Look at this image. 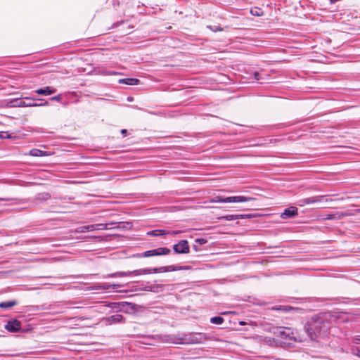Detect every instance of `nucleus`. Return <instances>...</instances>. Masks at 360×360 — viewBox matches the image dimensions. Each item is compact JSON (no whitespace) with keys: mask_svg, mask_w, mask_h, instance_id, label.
I'll return each mask as SVG.
<instances>
[{"mask_svg":"<svg viewBox=\"0 0 360 360\" xmlns=\"http://www.w3.org/2000/svg\"><path fill=\"white\" fill-rule=\"evenodd\" d=\"M330 317V312H322L312 316L306 322L304 330L311 340H316L327 332L330 328L329 319Z\"/></svg>","mask_w":360,"mask_h":360,"instance_id":"1","label":"nucleus"},{"mask_svg":"<svg viewBox=\"0 0 360 360\" xmlns=\"http://www.w3.org/2000/svg\"><path fill=\"white\" fill-rule=\"evenodd\" d=\"M191 266H180V265H169V266H164L160 267H155V268H144L141 269H137L131 271H117L115 273L103 275V278H115V277H123L128 276L131 275L139 276L141 274H157V273H164L169 271H176L180 270H188L191 269Z\"/></svg>","mask_w":360,"mask_h":360,"instance_id":"2","label":"nucleus"},{"mask_svg":"<svg viewBox=\"0 0 360 360\" xmlns=\"http://www.w3.org/2000/svg\"><path fill=\"white\" fill-rule=\"evenodd\" d=\"M13 107H42L48 106L49 102L42 98L25 97L24 100L15 98L11 101Z\"/></svg>","mask_w":360,"mask_h":360,"instance_id":"3","label":"nucleus"},{"mask_svg":"<svg viewBox=\"0 0 360 360\" xmlns=\"http://www.w3.org/2000/svg\"><path fill=\"white\" fill-rule=\"evenodd\" d=\"M270 332L283 340H292L294 342H301V340L297 336V332L288 327H273Z\"/></svg>","mask_w":360,"mask_h":360,"instance_id":"4","label":"nucleus"},{"mask_svg":"<svg viewBox=\"0 0 360 360\" xmlns=\"http://www.w3.org/2000/svg\"><path fill=\"white\" fill-rule=\"evenodd\" d=\"M205 339V334L198 333L179 337L176 342L178 344H198L202 342Z\"/></svg>","mask_w":360,"mask_h":360,"instance_id":"5","label":"nucleus"},{"mask_svg":"<svg viewBox=\"0 0 360 360\" xmlns=\"http://www.w3.org/2000/svg\"><path fill=\"white\" fill-rule=\"evenodd\" d=\"M254 198L245 196H230L224 198L221 196H215L212 200V202H243L254 200Z\"/></svg>","mask_w":360,"mask_h":360,"instance_id":"6","label":"nucleus"},{"mask_svg":"<svg viewBox=\"0 0 360 360\" xmlns=\"http://www.w3.org/2000/svg\"><path fill=\"white\" fill-rule=\"evenodd\" d=\"M171 253V250L168 248H158L156 249L147 250L144 252L143 253L139 255V257H154V256H162V255H167Z\"/></svg>","mask_w":360,"mask_h":360,"instance_id":"7","label":"nucleus"},{"mask_svg":"<svg viewBox=\"0 0 360 360\" xmlns=\"http://www.w3.org/2000/svg\"><path fill=\"white\" fill-rule=\"evenodd\" d=\"M173 250L176 254H187L190 252L188 242L186 240H181L173 245Z\"/></svg>","mask_w":360,"mask_h":360,"instance_id":"8","label":"nucleus"},{"mask_svg":"<svg viewBox=\"0 0 360 360\" xmlns=\"http://www.w3.org/2000/svg\"><path fill=\"white\" fill-rule=\"evenodd\" d=\"M4 328L10 333H16L21 328V322L17 319H11L8 321Z\"/></svg>","mask_w":360,"mask_h":360,"instance_id":"9","label":"nucleus"},{"mask_svg":"<svg viewBox=\"0 0 360 360\" xmlns=\"http://www.w3.org/2000/svg\"><path fill=\"white\" fill-rule=\"evenodd\" d=\"M106 324L112 325L117 323H124L126 321L125 318L121 314H115L103 319Z\"/></svg>","mask_w":360,"mask_h":360,"instance_id":"10","label":"nucleus"},{"mask_svg":"<svg viewBox=\"0 0 360 360\" xmlns=\"http://www.w3.org/2000/svg\"><path fill=\"white\" fill-rule=\"evenodd\" d=\"M297 208L296 207L291 206L284 210V212L281 214V217L283 219H288L294 217L295 216L297 215Z\"/></svg>","mask_w":360,"mask_h":360,"instance_id":"11","label":"nucleus"},{"mask_svg":"<svg viewBox=\"0 0 360 360\" xmlns=\"http://www.w3.org/2000/svg\"><path fill=\"white\" fill-rule=\"evenodd\" d=\"M323 198V195H317V196L303 198V199H301L299 200L298 205L300 206H303L304 205H308V204H311V203L320 202Z\"/></svg>","mask_w":360,"mask_h":360,"instance_id":"12","label":"nucleus"},{"mask_svg":"<svg viewBox=\"0 0 360 360\" xmlns=\"http://www.w3.org/2000/svg\"><path fill=\"white\" fill-rule=\"evenodd\" d=\"M114 304L122 306V310L125 312H131L136 309V304L134 303L123 302L121 303H114Z\"/></svg>","mask_w":360,"mask_h":360,"instance_id":"13","label":"nucleus"},{"mask_svg":"<svg viewBox=\"0 0 360 360\" xmlns=\"http://www.w3.org/2000/svg\"><path fill=\"white\" fill-rule=\"evenodd\" d=\"M56 91V89L51 88L50 86H45L44 88L37 89L35 93L39 95L49 96L54 94Z\"/></svg>","mask_w":360,"mask_h":360,"instance_id":"14","label":"nucleus"},{"mask_svg":"<svg viewBox=\"0 0 360 360\" xmlns=\"http://www.w3.org/2000/svg\"><path fill=\"white\" fill-rule=\"evenodd\" d=\"M51 198V195L49 193H38L34 199V202L41 203L42 202L46 201Z\"/></svg>","mask_w":360,"mask_h":360,"instance_id":"15","label":"nucleus"},{"mask_svg":"<svg viewBox=\"0 0 360 360\" xmlns=\"http://www.w3.org/2000/svg\"><path fill=\"white\" fill-rule=\"evenodd\" d=\"M118 83L133 86L139 84L140 80L136 78H124L119 79Z\"/></svg>","mask_w":360,"mask_h":360,"instance_id":"16","label":"nucleus"},{"mask_svg":"<svg viewBox=\"0 0 360 360\" xmlns=\"http://www.w3.org/2000/svg\"><path fill=\"white\" fill-rule=\"evenodd\" d=\"M29 154L34 157H42L51 155V153H48L47 151L41 150L37 148H33L30 150Z\"/></svg>","mask_w":360,"mask_h":360,"instance_id":"17","label":"nucleus"},{"mask_svg":"<svg viewBox=\"0 0 360 360\" xmlns=\"http://www.w3.org/2000/svg\"><path fill=\"white\" fill-rule=\"evenodd\" d=\"M163 288H164V285L158 284V285H148V286L143 288L142 289L145 291H151V292H158L162 290Z\"/></svg>","mask_w":360,"mask_h":360,"instance_id":"18","label":"nucleus"},{"mask_svg":"<svg viewBox=\"0 0 360 360\" xmlns=\"http://www.w3.org/2000/svg\"><path fill=\"white\" fill-rule=\"evenodd\" d=\"M349 213L348 212H337L335 214H328L326 217V219H335V220H340L343 219L345 217L349 216Z\"/></svg>","mask_w":360,"mask_h":360,"instance_id":"19","label":"nucleus"},{"mask_svg":"<svg viewBox=\"0 0 360 360\" xmlns=\"http://www.w3.org/2000/svg\"><path fill=\"white\" fill-rule=\"evenodd\" d=\"M118 287H120L119 284H107V283H102V284H98L94 289L95 290H109V289H115Z\"/></svg>","mask_w":360,"mask_h":360,"instance_id":"20","label":"nucleus"},{"mask_svg":"<svg viewBox=\"0 0 360 360\" xmlns=\"http://www.w3.org/2000/svg\"><path fill=\"white\" fill-rule=\"evenodd\" d=\"M18 304L16 300H9L0 302V308L8 309L15 306Z\"/></svg>","mask_w":360,"mask_h":360,"instance_id":"21","label":"nucleus"},{"mask_svg":"<svg viewBox=\"0 0 360 360\" xmlns=\"http://www.w3.org/2000/svg\"><path fill=\"white\" fill-rule=\"evenodd\" d=\"M94 230H96L95 229V225L94 224H91V225L82 226L79 227L77 229V232H78V233H85V232H87V231H93Z\"/></svg>","mask_w":360,"mask_h":360,"instance_id":"22","label":"nucleus"},{"mask_svg":"<svg viewBox=\"0 0 360 360\" xmlns=\"http://www.w3.org/2000/svg\"><path fill=\"white\" fill-rule=\"evenodd\" d=\"M250 13L254 16H262L264 15V12L262 8L258 7H254L251 8Z\"/></svg>","mask_w":360,"mask_h":360,"instance_id":"23","label":"nucleus"},{"mask_svg":"<svg viewBox=\"0 0 360 360\" xmlns=\"http://www.w3.org/2000/svg\"><path fill=\"white\" fill-rule=\"evenodd\" d=\"M224 321V318L219 316H214L210 319V323L212 324L220 325L223 323Z\"/></svg>","mask_w":360,"mask_h":360,"instance_id":"24","label":"nucleus"},{"mask_svg":"<svg viewBox=\"0 0 360 360\" xmlns=\"http://www.w3.org/2000/svg\"><path fill=\"white\" fill-rule=\"evenodd\" d=\"M219 219L221 221H223V220L232 221V220L238 219V214H227L225 216H222V217H219Z\"/></svg>","mask_w":360,"mask_h":360,"instance_id":"25","label":"nucleus"},{"mask_svg":"<svg viewBox=\"0 0 360 360\" xmlns=\"http://www.w3.org/2000/svg\"><path fill=\"white\" fill-rule=\"evenodd\" d=\"M148 234L153 236H159L166 235L167 232L165 230H153L148 232Z\"/></svg>","mask_w":360,"mask_h":360,"instance_id":"26","label":"nucleus"},{"mask_svg":"<svg viewBox=\"0 0 360 360\" xmlns=\"http://www.w3.org/2000/svg\"><path fill=\"white\" fill-rule=\"evenodd\" d=\"M276 310H281L283 311H295L297 310V308H295L290 306H279L275 308Z\"/></svg>","mask_w":360,"mask_h":360,"instance_id":"27","label":"nucleus"},{"mask_svg":"<svg viewBox=\"0 0 360 360\" xmlns=\"http://www.w3.org/2000/svg\"><path fill=\"white\" fill-rule=\"evenodd\" d=\"M238 219H250L257 216V214H238Z\"/></svg>","mask_w":360,"mask_h":360,"instance_id":"28","label":"nucleus"},{"mask_svg":"<svg viewBox=\"0 0 360 360\" xmlns=\"http://www.w3.org/2000/svg\"><path fill=\"white\" fill-rule=\"evenodd\" d=\"M95 225L96 230H107L108 229V224H96Z\"/></svg>","mask_w":360,"mask_h":360,"instance_id":"29","label":"nucleus"},{"mask_svg":"<svg viewBox=\"0 0 360 360\" xmlns=\"http://www.w3.org/2000/svg\"><path fill=\"white\" fill-rule=\"evenodd\" d=\"M13 136L8 131H0V139H10Z\"/></svg>","mask_w":360,"mask_h":360,"instance_id":"30","label":"nucleus"},{"mask_svg":"<svg viewBox=\"0 0 360 360\" xmlns=\"http://www.w3.org/2000/svg\"><path fill=\"white\" fill-rule=\"evenodd\" d=\"M207 27L214 32L223 31V28L218 25H208Z\"/></svg>","mask_w":360,"mask_h":360,"instance_id":"31","label":"nucleus"},{"mask_svg":"<svg viewBox=\"0 0 360 360\" xmlns=\"http://www.w3.org/2000/svg\"><path fill=\"white\" fill-rule=\"evenodd\" d=\"M264 342L269 346H273L275 342V339L272 338L265 337L264 339Z\"/></svg>","mask_w":360,"mask_h":360,"instance_id":"32","label":"nucleus"},{"mask_svg":"<svg viewBox=\"0 0 360 360\" xmlns=\"http://www.w3.org/2000/svg\"><path fill=\"white\" fill-rule=\"evenodd\" d=\"M207 242V240L205 238H197L195 240V243L199 245H202L205 244Z\"/></svg>","mask_w":360,"mask_h":360,"instance_id":"33","label":"nucleus"},{"mask_svg":"<svg viewBox=\"0 0 360 360\" xmlns=\"http://www.w3.org/2000/svg\"><path fill=\"white\" fill-rule=\"evenodd\" d=\"M50 100L60 101L61 100V95L58 94L56 96L51 97Z\"/></svg>","mask_w":360,"mask_h":360,"instance_id":"34","label":"nucleus"},{"mask_svg":"<svg viewBox=\"0 0 360 360\" xmlns=\"http://www.w3.org/2000/svg\"><path fill=\"white\" fill-rule=\"evenodd\" d=\"M254 78L256 80H259L260 79V75H259V72H254Z\"/></svg>","mask_w":360,"mask_h":360,"instance_id":"35","label":"nucleus"},{"mask_svg":"<svg viewBox=\"0 0 360 360\" xmlns=\"http://www.w3.org/2000/svg\"><path fill=\"white\" fill-rule=\"evenodd\" d=\"M120 132L124 136H127V130L125 129H122Z\"/></svg>","mask_w":360,"mask_h":360,"instance_id":"36","label":"nucleus"},{"mask_svg":"<svg viewBox=\"0 0 360 360\" xmlns=\"http://www.w3.org/2000/svg\"><path fill=\"white\" fill-rule=\"evenodd\" d=\"M193 250H194L195 252H198V251H199V250H200V248H198V245H196V244H194V245H193Z\"/></svg>","mask_w":360,"mask_h":360,"instance_id":"37","label":"nucleus"},{"mask_svg":"<svg viewBox=\"0 0 360 360\" xmlns=\"http://www.w3.org/2000/svg\"><path fill=\"white\" fill-rule=\"evenodd\" d=\"M354 342L356 344H359L360 343V336H357L356 338H355Z\"/></svg>","mask_w":360,"mask_h":360,"instance_id":"38","label":"nucleus"},{"mask_svg":"<svg viewBox=\"0 0 360 360\" xmlns=\"http://www.w3.org/2000/svg\"><path fill=\"white\" fill-rule=\"evenodd\" d=\"M122 22H123V21L117 22H116V23H115V24L113 25V27H117V26H119V25H120L121 23H122Z\"/></svg>","mask_w":360,"mask_h":360,"instance_id":"39","label":"nucleus"},{"mask_svg":"<svg viewBox=\"0 0 360 360\" xmlns=\"http://www.w3.org/2000/svg\"><path fill=\"white\" fill-rule=\"evenodd\" d=\"M239 324H240V326H244V325H245L246 323H245V322H244V321H240Z\"/></svg>","mask_w":360,"mask_h":360,"instance_id":"40","label":"nucleus"},{"mask_svg":"<svg viewBox=\"0 0 360 360\" xmlns=\"http://www.w3.org/2000/svg\"><path fill=\"white\" fill-rule=\"evenodd\" d=\"M330 1V3H335L337 1H339L340 0H329Z\"/></svg>","mask_w":360,"mask_h":360,"instance_id":"41","label":"nucleus"},{"mask_svg":"<svg viewBox=\"0 0 360 360\" xmlns=\"http://www.w3.org/2000/svg\"><path fill=\"white\" fill-rule=\"evenodd\" d=\"M358 352H359V353H358V356L360 357V350H359V349H358Z\"/></svg>","mask_w":360,"mask_h":360,"instance_id":"42","label":"nucleus"},{"mask_svg":"<svg viewBox=\"0 0 360 360\" xmlns=\"http://www.w3.org/2000/svg\"><path fill=\"white\" fill-rule=\"evenodd\" d=\"M356 212L360 213V209L356 210Z\"/></svg>","mask_w":360,"mask_h":360,"instance_id":"43","label":"nucleus"}]
</instances>
